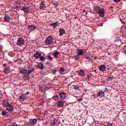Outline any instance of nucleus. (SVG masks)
Returning <instances> with one entry per match:
<instances>
[{
	"label": "nucleus",
	"instance_id": "24",
	"mask_svg": "<svg viewBox=\"0 0 126 126\" xmlns=\"http://www.w3.org/2000/svg\"><path fill=\"white\" fill-rule=\"evenodd\" d=\"M74 59L75 61H79L80 60V57L77 54L74 57Z\"/></svg>",
	"mask_w": 126,
	"mask_h": 126
},
{
	"label": "nucleus",
	"instance_id": "18",
	"mask_svg": "<svg viewBox=\"0 0 126 126\" xmlns=\"http://www.w3.org/2000/svg\"><path fill=\"white\" fill-rule=\"evenodd\" d=\"M78 74L79 75H81V76H84V75H85V72L83 70H81L79 71Z\"/></svg>",
	"mask_w": 126,
	"mask_h": 126
},
{
	"label": "nucleus",
	"instance_id": "33",
	"mask_svg": "<svg viewBox=\"0 0 126 126\" xmlns=\"http://www.w3.org/2000/svg\"><path fill=\"white\" fill-rule=\"evenodd\" d=\"M85 59H86V60H88L89 61H91V60H92L91 57H90L89 56H86L85 57Z\"/></svg>",
	"mask_w": 126,
	"mask_h": 126
},
{
	"label": "nucleus",
	"instance_id": "54",
	"mask_svg": "<svg viewBox=\"0 0 126 126\" xmlns=\"http://www.w3.org/2000/svg\"><path fill=\"white\" fill-rule=\"evenodd\" d=\"M125 31H126V27H125Z\"/></svg>",
	"mask_w": 126,
	"mask_h": 126
},
{
	"label": "nucleus",
	"instance_id": "42",
	"mask_svg": "<svg viewBox=\"0 0 126 126\" xmlns=\"http://www.w3.org/2000/svg\"><path fill=\"white\" fill-rule=\"evenodd\" d=\"M114 1L116 3L120 2L121 1V0H114Z\"/></svg>",
	"mask_w": 126,
	"mask_h": 126
},
{
	"label": "nucleus",
	"instance_id": "16",
	"mask_svg": "<svg viewBox=\"0 0 126 126\" xmlns=\"http://www.w3.org/2000/svg\"><path fill=\"white\" fill-rule=\"evenodd\" d=\"M28 72V70L25 69H20V73H22L23 74H26Z\"/></svg>",
	"mask_w": 126,
	"mask_h": 126
},
{
	"label": "nucleus",
	"instance_id": "26",
	"mask_svg": "<svg viewBox=\"0 0 126 126\" xmlns=\"http://www.w3.org/2000/svg\"><path fill=\"white\" fill-rule=\"evenodd\" d=\"M39 58L41 62H45V61H46V58L44 56H41Z\"/></svg>",
	"mask_w": 126,
	"mask_h": 126
},
{
	"label": "nucleus",
	"instance_id": "2",
	"mask_svg": "<svg viewBox=\"0 0 126 126\" xmlns=\"http://www.w3.org/2000/svg\"><path fill=\"white\" fill-rule=\"evenodd\" d=\"M29 94V92H27V94H22L19 97V100L20 102L21 103H23V102H25V101H27V95Z\"/></svg>",
	"mask_w": 126,
	"mask_h": 126
},
{
	"label": "nucleus",
	"instance_id": "37",
	"mask_svg": "<svg viewBox=\"0 0 126 126\" xmlns=\"http://www.w3.org/2000/svg\"><path fill=\"white\" fill-rule=\"evenodd\" d=\"M91 77H92V75L90 74V75H88L87 78H89V79H91Z\"/></svg>",
	"mask_w": 126,
	"mask_h": 126
},
{
	"label": "nucleus",
	"instance_id": "15",
	"mask_svg": "<svg viewBox=\"0 0 126 126\" xmlns=\"http://www.w3.org/2000/svg\"><path fill=\"white\" fill-rule=\"evenodd\" d=\"M41 56H42V54L40 52H36L34 54V58L36 59H40L41 58Z\"/></svg>",
	"mask_w": 126,
	"mask_h": 126
},
{
	"label": "nucleus",
	"instance_id": "46",
	"mask_svg": "<svg viewBox=\"0 0 126 126\" xmlns=\"http://www.w3.org/2000/svg\"><path fill=\"white\" fill-rule=\"evenodd\" d=\"M94 60H98V58H97L96 57L94 58Z\"/></svg>",
	"mask_w": 126,
	"mask_h": 126
},
{
	"label": "nucleus",
	"instance_id": "57",
	"mask_svg": "<svg viewBox=\"0 0 126 126\" xmlns=\"http://www.w3.org/2000/svg\"><path fill=\"white\" fill-rule=\"evenodd\" d=\"M101 26H103V25H101Z\"/></svg>",
	"mask_w": 126,
	"mask_h": 126
},
{
	"label": "nucleus",
	"instance_id": "49",
	"mask_svg": "<svg viewBox=\"0 0 126 126\" xmlns=\"http://www.w3.org/2000/svg\"><path fill=\"white\" fill-rule=\"evenodd\" d=\"M39 90H42V88H39Z\"/></svg>",
	"mask_w": 126,
	"mask_h": 126
},
{
	"label": "nucleus",
	"instance_id": "40",
	"mask_svg": "<svg viewBox=\"0 0 126 126\" xmlns=\"http://www.w3.org/2000/svg\"><path fill=\"white\" fill-rule=\"evenodd\" d=\"M51 124L52 125H53V126H55V125H56V123L54 121L51 122Z\"/></svg>",
	"mask_w": 126,
	"mask_h": 126
},
{
	"label": "nucleus",
	"instance_id": "43",
	"mask_svg": "<svg viewBox=\"0 0 126 126\" xmlns=\"http://www.w3.org/2000/svg\"><path fill=\"white\" fill-rule=\"evenodd\" d=\"M107 126H113V125L112 124H108Z\"/></svg>",
	"mask_w": 126,
	"mask_h": 126
},
{
	"label": "nucleus",
	"instance_id": "10",
	"mask_svg": "<svg viewBox=\"0 0 126 126\" xmlns=\"http://www.w3.org/2000/svg\"><path fill=\"white\" fill-rule=\"evenodd\" d=\"M59 96L61 97L62 99L64 100L66 98V93L64 92H61L59 93Z\"/></svg>",
	"mask_w": 126,
	"mask_h": 126
},
{
	"label": "nucleus",
	"instance_id": "8",
	"mask_svg": "<svg viewBox=\"0 0 126 126\" xmlns=\"http://www.w3.org/2000/svg\"><path fill=\"white\" fill-rule=\"evenodd\" d=\"M6 108L7 111H9V112H12V111H13V109H14V107L9 103L7 104Z\"/></svg>",
	"mask_w": 126,
	"mask_h": 126
},
{
	"label": "nucleus",
	"instance_id": "23",
	"mask_svg": "<svg viewBox=\"0 0 126 126\" xmlns=\"http://www.w3.org/2000/svg\"><path fill=\"white\" fill-rule=\"evenodd\" d=\"M52 99H53L55 101H58V100H59V95L56 94L53 97H52Z\"/></svg>",
	"mask_w": 126,
	"mask_h": 126
},
{
	"label": "nucleus",
	"instance_id": "56",
	"mask_svg": "<svg viewBox=\"0 0 126 126\" xmlns=\"http://www.w3.org/2000/svg\"><path fill=\"white\" fill-rule=\"evenodd\" d=\"M101 26H103V25H101Z\"/></svg>",
	"mask_w": 126,
	"mask_h": 126
},
{
	"label": "nucleus",
	"instance_id": "32",
	"mask_svg": "<svg viewBox=\"0 0 126 126\" xmlns=\"http://www.w3.org/2000/svg\"><path fill=\"white\" fill-rule=\"evenodd\" d=\"M48 59L49 61H50V62H52L53 61V57H51V55L48 56Z\"/></svg>",
	"mask_w": 126,
	"mask_h": 126
},
{
	"label": "nucleus",
	"instance_id": "47",
	"mask_svg": "<svg viewBox=\"0 0 126 126\" xmlns=\"http://www.w3.org/2000/svg\"><path fill=\"white\" fill-rule=\"evenodd\" d=\"M34 69H35V68H32V71H33V70H34Z\"/></svg>",
	"mask_w": 126,
	"mask_h": 126
},
{
	"label": "nucleus",
	"instance_id": "6",
	"mask_svg": "<svg viewBox=\"0 0 126 126\" xmlns=\"http://www.w3.org/2000/svg\"><path fill=\"white\" fill-rule=\"evenodd\" d=\"M24 44V39L22 37H19L17 39V45L18 46H22Z\"/></svg>",
	"mask_w": 126,
	"mask_h": 126
},
{
	"label": "nucleus",
	"instance_id": "19",
	"mask_svg": "<svg viewBox=\"0 0 126 126\" xmlns=\"http://www.w3.org/2000/svg\"><path fill=\"white\" fill-rule=\"evenodd\" d=\"M8 104V101L6 99H5L3 101V103L2 105V106H3V107H6Z\"/></svg>",
	"mask_w": 126,
	"mask_h": 126
},
{
	"label": "nucleus",
	"instance_id": "38",
	"mask_svg": "<svg viewBox=\"0 0 126 126\" xmlns=\"http://www.w3.org/2000/svg\"><path fill=\"white\" fill-rule=\"evenodd\" d=\"M32 30H35V29H36V26L32 25Z\"/></svg>",
	"mask_w": 126,
	"mask_h": 126
},
{
	"label": "nucleus",
	"instance_id": "3",
	"mask_svg": "<svg viewBox=\"0 0 126 126\" xmlns=\"http://www.w3.org/2000/svg\"><path fill=\"white\" fill-rule=\"evenodd\" d=\"M3 67L4 68L3 72L5 74H7V73H9V71H10V68L9 66L6 65V64L4 63L3 64Z\"/></svg>",
	"mask_w": 126,
	"mask_h": 126
},
{
	"label": "nucleus",
	"instance_id": "17",
	"mask_svg": "<svg viewBox=\"0 0 126 126\" xmlns=\"http://www.w3.org/2000/svg\"><path fill=\"white\" fill-rule=\"evenodd\" d=\"M37 67H38V68H39V69H44V65L43 64V63H39L37 64Z\"/></svg>",
	"mask_w": 126,
	"mask_h": 126
},
{
	"label": "nucleus",
	"instance_id": "29",
	"mask_svg": "<svg viewBox=\"0 0 126 126\" xmlns=\"http://www.w3.org/2000/svg\"><path fill=\"white\" fill-rule=\"evenodd\" d=\"M51 71L53 73V74H56V73L57 72V71H58V70H57V69H52L51 70Z\"/></svg>",
	"mask_w": 126,
	"mask_h": 126
},
{
	"label": "nucleus",
	"instance_id": "34",
	"mask_svg": "<svg viewBox=\"0 0 126 126\" xmlns=\"http://www.w3.org/2000/svg\"><path fill=\"white\" fill-rule=\"evenodd\" d=\"M74 89L75 90H80V89H79V86H75Z\"/></svg>",
	"mask_w": 126,
	"mask_h": 126
},
{
	"label": "nucleus",
	"instance_id": "13",
	"mask_svg": "<svg viewBox=\"0 0 126 126\" xmlns=\"http://www.w3.org/2000/svg\"><path fill=\"white\" fill-rule=\"evenodd\" d=\"M29 9H30V7H29L24 6L22 7V10H23L26 13H27L29 11Z\"/></svg>",
	"mask_w": 126,
	"mask_h": 126
},
{
	"label": "nucleus",
	"instance_id": "21",
	"mask_svg": "<svg viewBox=\"0 0 126 126\" xmlns=\"http://www.w3.org/2000/svg\"><path fill=\"white\" fill-rule=\"evenodd\" d=\"M78 50L79 51L77 55H78L79 56H82V55H83V54L84 53V52H83V50L80 49H78Z\"/></svg>",
	"mask_w": 126,
	"mask_h": 126
},
{
	"label": "nucleus",
	"instance_id": "11",
	"mask_svg": "<svg viewBox=\"0 0 126 126\" xmlns=\"http://www.w3.org/2000/svg\"><path fill=\"white\" fill-rule=\"evenodd\" d=\"M47 8V6L46 5V3H45L43 2H42L40 4V7L39 8L40 9H45V8Z\"/></svg>",
	"mask_w": 126,
	"mask_h": 126
},
{
	"label": "nucleus",
	"instance_id": "20",
	"mask_svg": "<svg viewBox=\"0 0 126 126\" xmlns=\"http://www.w3.org/2000/svg\"><path fill=\"white\" fill-rule=\"evenodd\" d=\"M58 24H59L58 22H56L55 23H53L50 24V26H53V29H55L57 26H58Z\"/></svg>",
	"mask_w": 126,
	"mask_h": 126
},
{
	"label": "nucleus",
	"instance_id": "5",
	"mask_svg": "<svg viewBox=\"0 0 126 126\" xmlns=\"http://www.w3.org/2000/svg\"><path fill=\"white\" fill-rule=\"evenodd\" d=\"M32 72V70H30L28 72V74H25L23 77V80H29V78H30V76H29V74H31V73Z\"/></svg>",
	"mask_w": 126,
	"mask_h": 126
},
{
	"label": "nucleus",
	"instance_id": "51",
	"mask_svg": "<svg viewBox=\"0 0 126 126\" xmlns=\"http://www.w3.org/2000/svg\"><path fill=\"white\" fill-rule=\"evenodd\" d=\"M96 70H95L94 71H95V72H96L97 73Z\"/></svg>",
	"mask_w": 126,
	"mask_h": 126
},
{
	"label": "nucleus",
	"instance_id": "4",
	"mask_svg": "<svg viewBox=\"0 0 126 126\" xmlns=\"http://www.w3.org/2000/svg\"><path fill=\"white\" fill-rule=\"evenodd\" d=\"M54 38H53V37H52L51 36H48L45 40L47 45H51V44H52Z\"/></svg>",
	"mask_w": 126,
	"mask_h": 126
},
{
	"label": "nucleus",
	"instance_id": "53",
	"mask_svg": "<svg viewBox=\"0 0 126 126\" xmlns=\"http://www.w3.org/2000/svg\"><path fill=\"white\" fill-rule=\"evenodd\" d=\"M88 13V12H87L86 13V14H87Z\"/></svg>",
	"mask_w": 126,
	"mask_h": 126
},
{
	"label": "nucleus",
	"instance_id": "52",
	"mask_svg": "<svg viewBox=\"0 0 126 126\" xmlns=\"http://www.w3.org/2000/svg\"><path fill=\"white\" fill-rule=\"evenodd\" d=\"M103 92L105 93V92H107V91H104Z\"/></svg>",
	"mask_w": 126,
	"mask_h": 126
},
{
	"label": "nucleus",
	"instance_id": "41",
	"mask_svg": "<svg viewBox=\"0 0 126 126\" xmlns=\"http://www.w3.org/2000/svg\"><path fill=\"white\" fill-rule=\"evenodd\" d=\"M44 103H45V102H44V101H42L40 103L41 106H44Z\"/></svg>",
	"mask_w": 126,
	"mask_h": 126
},
{
	"label": "nucleus",
	"instance_id": "58",
	"mask_svg": "<svg viewBox=\"0 0 126 126\" xmlns=\"http://www.w3.org/2000/svg\"><path fill=\"white\" fill-rule=\"evenodd\" d=\"M29 34H30V33H29Z\"/></svg>",
	"mask_w": 126,
	"mask_h": 126
},
{
	"label": "nucleus",
	"instance_id": "12",
	"mask_svg": "<svg viewBox=\"0 0 126 126\" xmlns=\"http://www.w3.org/2000/svg\"><path fill=\"white\" fill-rule=\"evenodd\" d=\"M59 32H60V35L63 36V35H64V34H65V31L63 28H60Z\"/></svg>",
	"mask_w": 126,
	"mask_h": 126
},
{
	"label": "nucleus",
	"instance_id": "35",
	"mask_svg": "<svg viewBox=\"0 0 126 126\" xmlns=\"http://www.w3.org/2000/svg\"><path fill=\"white\" fill-rule=\"evenodd\" d=\"M60 71L61 72H63L64 71V68H63V67H61Z\"/></svg>",
	"mask_w": 126,
	"mask_h": 126
},
{
	"label": "nucleus",
	"instance_id": "39",
	"mask_svg": "<svg viewBox=\"0 0 126 126\" xmlns=\"http://www.w3.org/2000/svg\"><path fill=\"white\" fill-rule=\"evenodd\" d=\"M82 100H83V98H80L79 99H78V101L79 103H80L81 101H82Z\"/></svg>",
	"mask_w": 126,
	"mask_h": 126
},
{
	"label": "nucleus",
	"instance_id": "22",
	"mask_svg": "<svg viewBox=\"0 0 126 126\" xmlns=\"http://www.w3.org/2000/svg\"><path fill=\"white\" fill-rule=\"evenodd\" d=\"M63 101H59L58 102V106L60 107H63Z\"/></svg>",
	"mask_w": 126,
	"mask_h": 126
},
{
	"label": "nucleus",
	"instance_id": "36",
	"mask_svg": "<svg viewBox=\"0 0 126 126\" xmlns=\"http://www.w3.org/2000/svg\"><path fill=\"white\" fill-rule=\"evenodd\" d=\"M28 29H29V30H31V31H32V25H30V26H29L28 27Z\"/></svg>",
	"mask_w": 126,
	"mask_h": 126
},
{
	"label": "nucleus",
	"instance_id": "9",
	"mask_svg": "<svg viewBox=\"0 0 126 126\" xmlns=\"http://www.w3.org/2000/svg\"><path fill=\"white\" fill-rule=\"evenodd\" d=\"M99 69L100 71H105L107 69V67L104 64H101L100 66H99Z\"/></svg>",
	"mask_w": 126,
	"mask_h": 126
},
{
	"label": "nucleus",
	"instance_id": "1",
	"mask_svg": "<svg viewBox=\"0 0 126 126\" xmlns=\"http://www.w3.org/2000/svg\"><path fill=\"white\" fill-rule=\"evenodd\" d=\"M94 11L96 12H98L99 14H100L101 17H104L105 16V9L104 8H100V7L96 6L94 8Z\"/></svg>",
	"mask_w": 126,
	"mask_h": 126
},
{
	"label": "nucleus",
	"instance_id": "14",
	"mask_svg": "<svg viewBox=\"0 0 126 126\" xmlns=\"http://www.w3.org/2000/svg\"><path fill=\"white\" fill-rule=\"evenodd\" d=\"M4 20L5 22L10 23V17L8 15H5L4 17Z\"/></svg>",
	"mask_w": 126,
	"mask_h": 126
},
{
	"label": "nucleus",
	"instance_id": "31",
	"mask_svg": "<svg viewBox=\"0 0 126 126\" xmlns=\"http://www.w3.org/2000/svg\"><path fill=\"white\" fill-rule=\"evenodd\" d=\"M114 78V77H113V76H111V77H109L107 79V80H108V81H111V80H113Z\"/></svg>",
	"mask_w": 126,
	"mask_h": 126
},
{
	"label": "nucleus",
	"instance_id": "45",
	"mask_svg": "<svg viewBox=\"0 0 126 126\" xmlns=\"http://www.w3.org/2000/svg\"><path fill=\"white\" fill-rule=\"evenodd\" d=\"M12 126H18V125H12Z\"/></svg>",
	"mask_w": 126,
	"mask_h": 126
},
{
	"label": "nucleus",
	"instance_id": "27",
	"mask_svg": "<svg viewBox=\"0 0 126 126\" xmlns=\"http://www.w3.org/2000/svg\"><path fill=\"white\" fill-rule=\"evenodd\" d=\"M37 124V119H33L32 120V125H36Z\"/></svg>",
	"mask_w": 126,
	"mask_h": 126
},
{
	"label": "nucleus",
	"instance_id": "30",
	"mask_svg": "<svg viewBox=\"0 0 126 126\" xmlns=\"http://www.w3.org/2000/svg\"><path fill=\"white\" fill-rule=\"evenodd\" d=\"M121 21L122 23H123V24H126V19H123L121 20Z\"/></svg>",
	"mask_w": 126,
	"mask_h": 126
},
{
	"label": "nucleus",
	"instance_id": "44",
	"mask_svg": "<svg viewBox=\"0 0 126 126\" xmlns=\"http://www.w3.org/2000/svg\"><path fill=\"white\" fill-rule=\"evenodd\" d=\"M96 95H97L94 94V95H93V97H94L95 98H96Z\"/></svg>",
	"mask_w": 126,
	"mask_h": 126
},
{
	"label": "nucleus",
	"instance_id": "25",
	"mask_svg": "<svg viewBox=\"0 0 126 126\" xmlns=\"http://www.w3.org/2000/svg\"><path fill=\"white\" fill-rule=\"evenodd\" d=\"M8 114V112H7V111H2V116H6V115H7Z\"/></svg>",
	"mask_w": 126,
	"mask_h": 126
},
{
	"label": "nucleus",
	"instance_id": "28",
	"mask_svg": "<svg viewBox=\"0 0 126 126\" xmlns=\"http://www.w3.org/2000/svg\"><path fill=\"white\" fill-rule=\"evenodd\" d=\"M58 56H59V52L56 51L55 53L53 54V56H54L55 58H58Z\"/></svg>",
	"mask_w": 126,
	"mask_h": 126
},
{
	"label": "nucleus",
	"instance_id": "7",
	"mask_svg": "<svg viewBox=\"0 0 126 126\" xmlns=\"http://www.w3.org/2000/svg\"><path fill=\"white\" fill-rule=\"evenodd\" d=\"M105 97V92L103 91L99 90L96 94L95 98H98V97Z\"/></svg>",
	"mask_w": 126,
	"mask_h": 126
},
{
	"label": "nucleus",
	"instance_id": "50",
	"mask_svg": "<svg viewBox=\"0 0 126 126\" xmlns=\"http://www.w3.org/2000/svg\"><path fill=\"white\" fill-rule=\"evenodd\" d=\"M84 12H86V10H84Z\"/></svg>",
	"mask_w": 126,
	"mask_h": 126
},
{
	"label": "nucleus",
	"instance_id": "55",
	"mask_svg": "<svg viewBox=\"0 0 126 126\" xmlns=\"http://www.w3.org/2000/svg\"><path fill=\"white\" fill-rule=\"evenodd\" d=\"M17 7H18V6H16V8H17Z\"/></svg>",
	"mask_w": 126,
	"mask_h": 126
},
{
	"label": "nucleus",
	"instance_id": "48",
	"mask_svg": "<svg viewBox=\"0 0 126 126\" xmlns=\"http://www.w3.org/2000/svg\"><path fill=\"white\" fill-rule=\"evenodd\" d=\"M124 53H125V54H126V50H125V51L124 52Z\"/></svg>",
	"mask_w": 126,
	"mask_h": 126
}]
</instances>
